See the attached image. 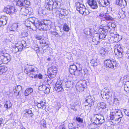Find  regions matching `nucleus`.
I'll return each mask as SVG.
<instances>
[{"label":"nucleus","mask_w":129,"mask_h":129,"mask_svg":"<svg viewBox=\"0 0 129 129\" xmlns=\"http://www.w3.org/2000/svg\"><path fill=\"white\" fill-rule=\"evenodd\" d=\"M125 12L123 11L122 10H120L118 13V17H120L121 18L123 19L125 17Z\"/></svg>","instance_id":"nucleus-32"},{"label":"nucleus","mask_w":129,"mask_h":129,"mask_svg":"<svg viewBox=\"0 0 129 129\" xmlns=\"http://www.w3.org/2000/svg\"><path fill=\"white\" fill-rule=\"evenodd\" d=\"M109 92H108L107 93H106L105 94V96H106V98L107 99H108L109 97Z\"/></svg>","instance_id":"nucleus-59"},{"label":"nucleus","mask_w":129,"mask_h":129,"mask_svg":"<svg viewBox=\"0 0 129 129\" xmlns=\"http://www.w3.org/2000/svg\"><path fill=\"white\" fill-rule=\"evenodd\" d=\"M49 68L51 69L52 71H53V72L54 73H56L57 69V68L55 66H53Z\"/></svg>","instance_id":"nucleus-47"},{"label":"nucleus","mask_w":129,"mask_h":129,"mask_svg":"<svg viewBox=\"0 0 129 129\" xmlns=\"http://www.w3.org/2000/svg\"><path fill=\"white\" fill-rule=\"evenodd\" d=\"M31 8H26L24 7L21 9V11L22 12H23L24 13H22V14L24 15V16H26L27 13H28V10H31Z\"/></svg>","instance_id":"nucleus-28"},{"label":"nucleus","mask_w":129,"mask_h":129,"mask_svg":"<svg viewBox=\"0 0 129 129\" xmlns=\"http://www.w3.org/2000/svg\"><path fill=\"white\" fill-rule=\"evenodd\" d=\"M38 78L40 79H41L42 78V76L41 74H39L38 75Z\"/></svg>","instance_id":"nucleus-64"},{"label":"nucleus","mask_w":129,"mask_h":129,"mask_svg":"<svg viewBox=\"0 0 129 129\" xmlns=\"http://www.w3.org/2000/svg\"><path fill=\"white\" fill-rule=\"evenodd\" d=\"M39 48L38 47H37L36 48H34V50L35 51H36L37 52H38L39 51Z\"/></svg>","instance_id":"nucleus-63"},{"label":"nucleus","mask_w":129,"mask_h":129,"mask_svg":"<svg viewBox=\"0 0 129 129\" xmlns=\"http://www.w3.org/2000/svg\"><path fill=\"white\" fill-rule=\"evenodd\" d=\"M76 120L78 122H80L81 123H82L83 122V119H82L80 118V117H77L76 118Z\"/></svg>","instance_id":"nucleus-49"},{"label":"nucleus","mask_w":129,"mask_h":129,"mask_svg":"<svg viewBox=\"0 0 129 129\" xmlns=\"http://www.w3.org/2000/svg\"><path fill=\"white\" fill-rule=\"evenodd\" d=\"M98 124V123L94 122L90 124L88 126V127L89 129H95L97 128Z\"/></svg>","instance_id":"nucleus-29"},{"label":"nucleus","mask_w":129,"mask_h":129,"mask_svg":"<svg viewBox=\"0 0 129 129\" xmlns=\"http://www.w3.org/2000/svg\"><path fill=\"white\" fill-rule=\"evenodd\" d=\"M24 112H25L24 113V116L27 118L32 117L34 115L32 111L30 110L25 109L24 111Z\"/></svg>","instance_id":"nucleus-17"},{"label":"nucleus","mask_w":129,"mask_h":129,"mask_svg":"<svg viewBox=\"0 0 129 129\" xmlns=\"http://www.w3.org/2000/svg\"><path fill=\"white\" fill-rule=\"evenodd\" d=\"M40 44H42V49L45 50L46 49V48H44V47H47L48 45H47L48 44L47 43L46 41H45V40L44 39H43L42 40H41V41H40Z\"/></svg>","instance_id":"nucleus-25"},{"label":"nucleus","mask_w":129,"mask_h":129,"mask_svg":"<svg viewBox=\"0 0 129 129\" xmlns=\"http://www.w3.org/2000/svg\"><path fill=\"white\" fill-rule=\"evenodd\" d=\"M106 66L109 68L114 69L118 66V63L115 60L108 59L105 61Z\"/></svg>","instance_id":"nucleus-8"},{"label":"nucleus","mask_w":129,"mask_h":129,"mask_svg":"<svg viewBox=\"0 0 129 129\" xmlns=\"http://www.w3.org/2000/svg\"><path fill=\"white\" fill-rule=\"evenodd\" d=\"M35 38L38 40H41L42 39V37L41 36H39L37 35L35 36Z\"/></svg>","instance_id":"nucleus-56"},{"label":"nucleus","mask_w":129,"mask_h":129,"mask_svg":"<svg viewBox=\"0 0 129 129\" xmlns=\"http://www.w3.org/2000/svg\"><path fill=\"white\" fill-rule=\"evenodd\" d=\"M51 24V22L50 21L44 20L43 22H42L40 23V28L39 29H41V28L43 30H47V27L50 26Z\"/></svg>","instance_id":"nucleus-9"},{"label":"nucleus","mask_w":129,"mask_h":129,"mask_svg":"<svg viewBox=\"0 0 129 129\" xmlns=\"http://www.w3.org/2000/svg\"><path fill=\"white\" fill-rule=\"evenodd\" d=\"M72 84L71 82H65L62 80H58L55 84V89L57 92L63 90L66 88H69L72 87Z\"/></svg>","instance_id":"nucleus-1"},{"label":"nucleus","mask_w":129,"mask_h":129,"mask_svg":"<svg viewBox=\"0 0 129 129\" xmlns=\"http://www.w3.org/2000/svg\"><path fill=\"white\" fill-rule=\"evenodd\" d=\"M46 88V86L44 85H40L39 87V89L41 91H44Z\"/></svg>","instance_id":"nucleus-40"},{"label":"nucleus","mask_w":129,"mask_h":129,"mask_svg":"<svg viewBox=\"0 0 129 129\" xmlns=\"http://www.w3.org/2000/svg\"><path fill=\"white\" fill-rule=\"evenodd\" d=\"M22 35V37H26L27 36V33H21Z\"/></svg>","instance_id":"nucleus-57"},{"label":"nucleus","mask_w":129,"mask_h":129,"mask_svg":"<svg viewBox=\"0 0 129 129\" xmlns=\"http://www.w3.org/2000/svg\"><path fill=\"white\" fill-rule=\"evenodd\" d=\"M21 89V86L20 85H16L15 86V87L13 90V91L14 92V93L15 95H19V92Z\"/></svg>","instance_id":"nucleus-21"},{"label":"nucleus","mask_w":129,"mask_h":129,"mask_svg":"<svg viewBox=\"0 0 129 129\" xmlns=\"http://www.w3.org/2000/svg\"><path fill=\"white\" fill-rule=\"evenodd\" d=\"M40 102L41 104V105L42 107L43 106H44L45 104H46V103L45 102H44L42 101H40Z\"/></svg>","instance_id":"nucleus-58"},{"label":"nucleus","mask_w":129,"mask_h":129,"mask_svg":"<svg viewBox=\"0 0 129 129\" xmlns=\"http://www.w3.org/2000/svg\"><path fill=\"white\" fill-rule=\"evenodd\" d=\"M79 87H76V88L77 90L79 92H82L84 91V88L85 87H81V88H79Z\"/></svg>","instance_id":"nucleus-44"},{"label":"nucleus","mask_w":129,"mask_h":129,"mask_svg":"<svg viewBox=\"0 0 129 129\" xmlns=\"http://www.w3.org/2000/svg\"><path fill=\"white\" fill-rule=\"evenodd\" d=\"M116 4L122 8H125L127 5L125 0H116Z\"/></svg>","instance_id":"nucleus-14"},{"label":"nucleus","mask_w":129,"mask_h":129,"mask_svg":"<svg viewBox=\"0 0 129 129\" xmlns=\"http://www.w3.org/2000/svg\"><path fill=\"white\" fill-rule=\"evenodd\" d=\"M23 47L21 44H20V45L18 46V47L19 50V51H21L22 50V49L23 48Z\"/></svg>","instance_id":"nucleus-55"},{"label":"nucleus","mask_w":129,"mask_h":129,"mask_svg":"<svg viewBox=\"0 0 129 129\" xmlns=\"http://www.w3.org/2000/svg\"><path fill=\"white\" fill-rule=\"evenodd\" d=\"M78 125L76 123H69L68 127L69 129H78Z\"/></svg>","instance_id":"nucleus-22"},{"label":"nucleus","mask_w":129,"mask_h":129,"mask_svg":"<svg viewBox=\"0 0 129 129\" xmlns=\"http://www.w3.org/2000/svg\"><path fill=\"white\" fill-rule=\"evenodd\" d=\"M44 92L46 94H48L50 91V89L49 88L46 86V88L44 90Z\"/></svg>","instance_id":"nucleus-48"},{"label":"nucleus","mask_w":129,"mask_h":129,"mask_svg":"<svg viewBox=\"0 0 129 129\" xmlns=\"http://www.w3.org/2000/svg\"><path fill=\"white\" fill-rule=\"evenodd\" d=\"M38 69L33 66H28L25 67L24 72L26 74L29 75V76L32 78H36L37 76Z\"/></svg>","instance_id":"nucleus-3"},{"label":"nucleus","mask_w":129,"mask_h":129,"mask_svg":"<svg viewBox=\"0 0 129 129\" xmlns=\"http://www.w3.org/2000/svg\"><path fill=\"white\" fill-rule=\"evenodd\" d=\"M119 103V101L117 98H114V99L113 103L116 105L118 104Z\"/></svg>","instance_id":"nucleus-50"},{"label":"nucleus","mask_w":129,"mask_h":129,"mask_svg":"<svg viewBox=\"0 0 129 129\" xmlns=\"http://www.w3.org/2000/svg\"><path fill=\"white\" fill-rule=\"evenodd\" d=\"M33 88H31L26 89L25 91L24 94L25 96H27L29 94H31L33 92Z\"/></svg>","instance_id":"nucleus-31"},{"label":"nucleus","mask_w":129,"mask_h":129,"mask_svg":"<svg viewBox=\"0 0 129 129\" xmlns=\"http://www.w3.org/2000/svg\"><path fill=\"white\" fill-rule=\"evenodd\" d=\"M100 33L99 35V39H104L106 36L105 33Z\"/></svg>","instance_id":"nucleus-39"},{"label":"nucleus","mask_w":129,"mask_h":129,"mask_svg":"<svg viewBox=\"0 0 129 129\" xmlns=\"http://www.w3.org/2000/svg\"><path fill=\"white\" fill-rule=\"evenodd\" d=\"M108 24H107L108 27L110 28V26H111L112 28H114L116 26V24L114 23H112L110 22H107Z\"/></svg>","instance_id":"nucleus-38"},{"label":"nucleus","mask_w":129,"mask_h":129,"mask_svg":"<svg viewBox=\"0 0 129 129\" xmlns=\"http://www.w3.org/2000/svg\"><path fill=\"white\" fill-rule=\"evenodd\" d=\"M55 14L56 17L61 19L67 15L68 12L67 10L64 9H59L56 11Z\"/></svg>","instance_id":"nucleus-7"},{"label":"nucleus","mask_w":129,"mask_h":129,"mask_svg":"<svg viewBox=\"0 0 129 129\" xmlns=\"http://www.w3.org/2000/svg\"><path fill=\"white\" fill-rule=\"evenodd\" d=\"M2 78L4 80H10L11 79L10 75L9 74L4 75L2 76Z\"/></svg>","instance_id":"nucleus-35"},{"label":"nucleus","mask_w":129,"mask_h":129,"mask_svg":"<svg viewBox=\"0 0 129 129\" xmlns=\"http://www.w3.org/2000/svg\"><path fill=\"white\" fill-rule=\"evenodd\" d=\"M18 27V25L17 23H14L11 27L9 28L10 31H16L17 30V29Z\"/></svg>","instance_id":"nucleus-33"},{"label":"nucleus","mask_w":129,"mask_h":129,"mask_svg":"<svg viewBox=\"0 0 129 129\" xmlns=\"http://www.w3.org/2000/svg\"><path fill=\"white\" fill-rule=\"evenodd\" d=\"M95 120L96 121L97 120L98 121V124H102L105 121L104 116L100 115H97L96 117Z\"/></svg>","instance_id":"nucleus-18"},{"label":"nucleus","mask_w":129,"mask_h":129,"mask_svg":"<svg viewBox=\"0 0 129 129\" xmlns=\"http://www.w3.org/2000/svg\"><path fill=\"white\" fill-rule=\"evenodd\" d=\"M4 107L6 108H9L11 107L12 106V105L11 102L9 101H7L5 104L4 105Z\"/></svg>","instance_id":"nucleus-36"},{"label":"nucleus","mask_w":129,"mask_h":129,"mask_svg":"<svg viewBox=\"0 0 129 129\" xmlns=\"http://www.w3.org/2000/svg\"><path fill=\"white\" fill-rule=\"evenodd\" d=\"M123 50L120 45H116L115 46L114 53L117 58H120L122 57Z\"/></svg>","instance_id":"nucleus-6"},{"label":"nucleus","mask_w":129,"mask_h":129,"mask_svg":"<svg viewBox=\"0 0 129 129\" xmlns=\"http://www.w3.org/2000/svg\"><path fill=\"white\" fill-rule=\"evenodd\" d=\"M63 29L66 31H68L69 30V28L66 24H65L64 25Z\"/></svg>","instance_id":"nucleus-43"},{"label":"nucleus","mask_w":129,"mask_h":129,"mask_svg":"<svg viewBox=\"0 0 129 129\" xmlns=\"http://www.w3.org/2000/svg\"><path fill=\"white\" fill-rule=\"evenodd\" d=\"M7 17L5 16L2 15L0 17V27L1 25H4L7 24Z\"/></svg>","instance_id":"nucleus-15"},{"label":"nucleus","mask_w":129,"mask_h":129,"mask_svg":"<svg viewBox=\"0 0 129 129\" xmlns=\"http://www.w3.org/2000/svg\"><path fill=\"white\" fill-rule=\"evenodd\" d=\"M33 21V25H34L36 28H38L39 29L40 28V23L38 19L35 18H32Z\"/></svg>","instance_id":"nucleus-19"},{"label":"nucleus","mask_w":129,"mask_h":129,"mask_svg":"<svg viewBox=\"0 0 129 129\" xmlns=\"http://www.w3.org/2000/svg\"><path fill=\"white\" fill-rule=\"evenodd\" d=\"M4 120L3 118H0V125L3 123Z\"/></svg>","instance_id":"nucleus-61"},{"label":"nucleus","mask_w":129,"mask_h":129,"mask_svg":"<svg viewBox=\"0 0 129 129\" xmlns=\"http://www.w3.org/2000/svg\"><path fill=\"white\" fill-rule=\"evenodd\" d=\"M127 81L124 85V90L127 93H129V81L127 79Z\"/></svg>","instance_id":"nucleus-26"},{"label":"nucleus","mask_w":129,"mask_h":129,"mask_svg":"<svg viewBox=\"0 0 129 129\" xmlns=\"http://www.w3.org/2000/svg\"><path fill=\"white\" fill-rule=\"evenodd\" d=\"M87 3L90 8L93 9H96L98 7L96 1L95 0H87Z\"/></svg>","instance_id":"nucleus-13"},{"label":"nucleus","mask_w":129,"mask_h":129,"mask_svg":"<svg viewBox=\"0 0 129 129\" xmlns=\"http://www.w3.org/2000/svg\"><path fill=\"white\" fill-rule=\"evenodd\" d=\"M37 106L39 108H41V107L42 106L41 105V104L40 102L38 103V104H37Z\"/></svg>","instance_id":"nucleus-62"},{"label":"nucleus","mask_w":129,"mask_h":129,"mask_svg":"<svg viewBox=\"0 0 129 129\" xmlns=\"http://www.w3.org/2000/svg\"><path fill=\"white\" fill-rule=\"evenodd\" d=\"M78 71L80 72L82 71V70H78L76 66L74 63L72 65H71L70 66V68L69 69V71L71 74L75 75L76 71Z\"/></svg>","instance_id":"nucleus-12"},{"label":"nucleus","mask_w":129,"mask_h":129,"mask_svg":"<svg viewBox=\"0 0 129 129\" xmlns=\"http://www.w3.org/2000/svg\"><path fill=\"white\" fill-rule=\"evenodd\" d=\"M13 50L14 51H15L14 52H15L19 51L17 46L16 45L15 47L13 48Z\"/></svg>","instance_id":"nucleus-51"},{"label":"nucleus","mask_w":129,"mask_h":129,"mask_svg":"<svg viewBox=\"0 0 129 129\" xmlns=\"http://www.w3.org/2000/svg\"><path fill=\"white\" fill-rule=\"evenodd\" d=\"M95 101V99L93 97H92L90 95L87 96L86 98L85 102L89 104L85 105L86 108L89 110H90L91 108V106L94 105Z\"/></svg>","instance_id":"nucleus-5"},{"label":"nucleus","mask_w":129,"mask_h":129,"mask_svg":"<svg viewBox=\"0 0 129 129\" xmlns=\"http://www.w3.org/2000/svg\"><path fill=\"white\" fill-rule=\"evenodd\" d=\"M99 61L96 59H92L91 60L90 63L91 66H97L99 63Z\"/></svg>","instance_id":"nucleus-27"},{"label":"nucleus","mask_w":129,"mask_h":129,"mask_svg":"<svg viewBox=\"0 0 129 129\" xmlns=\"http://www.w3.org/2000/svg\"><path fill=\"white\" fill-rule=\"evenodd\" d=\"M32 18H30L28 20H27L25 21V24L27 27H28L30 29H31V24L33 25V21Z\"/></svg>","instance_id":"nucleus-23"},{"label":"nucleus","mask_w":129,"mask_h":129,"mask_svg":"<svg viewBox=\"0 0 129 129\" xmlns=\"http://www.w3.org/2000/svg\"><path fill=\"white\" fill-rule=\"evenodd\" d=\"M21 45H22L24 47H26V42L25 41H22L21 42Z\"/></svg>","instance_id":"nucleus-53"},{"label":"nucleus","mask_w":129,"mask_h":129,"mask_svg":"<svg viewBox=\"0 0 129 129\" xmlns=\"http://www.w3.org/2000/svg\"><path fill=\"white\" fill-rule=\"evenodd\" d=\"M105 19L107 21L112 20L113 19L109 15H106L104 17Z\"/></svg>","instance_id":"nucleus-42"},{"label":"nucleus","mask_w":129,"mask_h":129,"mask_svg":"<svg viewBox=\"0 0 129 129\" xmlns=\"http://www.w3.org/2000/svg\"><path fill=\"white\" fill-rule=\"evenodd\" d=\"M3 53H1V54H0V64H1L3 63Z\"/></svg>","instance_id":"nucleus-45"},{"label":"nucleus","mask_w":129,"mask_h":129,"mask_svg":"<svg viewBox=\"0 0 129 129\" xmlns=\"http://www.w3.org/2000/svg\"><path fill=\"white\" fill-rule=\"evenodd\" d=\"M82 71L84 75L86 74L87 75L88 74V71L86 69H84L82 70Z\"/></svg>","instance_id":"nucleus-54"},{"label":"nucleus","mask_w":129,"mask_h":129,"mask_svg":"<svg viewBox=\"0 0 129 129\" xmlns=\"http://www.w3.org/2000/svg\"><path fill=\"white\" fill-rule=\"evenodd\" d=\"M95 38H93L92 39V41L93 42H94V43L95 45H97L99 43V42L98 41H96V40H95V41L94 39Z\"/></svg>","instance_id":"nucleus-60"},{"label":"nucleus","mask_w":129,"mask_h":129,"mask_svg":"<svg viewBox=\"0 0 129 129\" xmlns=\"http://www.w3.org/2000/svg\"><path fill=\"white\" fill-rule=\"evenodd\" d=\"M109 47H105L100 51V54L102 55H105L106 53H107L109 50Z\"/></svg>","instance_id":"nucleus-30"},{"label":"nucleus","mask_w":129,"mask_h":129,"mask_svg":"<svg viewBox=\"0 0 129 129\" xmlns=\"http://www.w3.org/2000/svg\"><path fill=\"white\" fill-rule=\"evenodd\" d=\"M110 115L111 120H114L118 122L121 121L123 116L121 111L118 109L113 110Z\"/></svg>","instance_id":"nucleus-2"},{"label":"nucleus","mask_w":129,"mask_h":129,"mask_svg":"<svg viewBox=\"0 0 129 129\" xmlns=\"http://www.w3.org/2000/svg\"><path fill=\"white\" fill-rule=\"evenodd\" d=\"M3 61L4 64L8 63L11 60V56L9 55H6L3 54Z\"/></svg>","instance_id":"nucleus-20"},{"label":"nucleus","mask_w":129,"mask_h":129,"mask_svg":"<svg viewBox=\"0 0 129 129\" xmlns=\"http://www.w3.org/2000/svg\"><path fill=\"white\" fill-rule=\"evenodd\" d=\"M24 0H18L17 2L16 5L19 6H23L25 5Z\"/></svg>","instance_id":"nucleus-34"},{"label":"nucleus","mask_w":129,"mask_h":129,"mask_svg":"<svg viewBox=\"0 0 129 129\" xmlns=\"http://www.w3.org/2000/svg\"><path fill=\"white\" fill-rule=\"evenodd\" d=\"M100 6L105 7L109 5V2L108 0H98Z\"/></svg>","instance_id":"nucleus-16"},{"label":"nucleus","mask_w":129,"mask_h":129,"mask_svg":"<svg viewBox=\"0 0 129 129\" xmlns=\"http://www.w3.org/2000/svg\"><path fill=\"white\" fill-rule=\"evenodd\" d=\"M89 12L88 10L86 8L85 9L83 13H82V14L84 15H87L89 14Z\"/></svg>","instance_id":"nucleus-46"},{"label":"nucleus","mask_w":129,"mask_h":129,"mask_svg":"<svg viewBox=\"0 0 129 129\" xmlns=\"http://www.w3.org/2000/svg\"><path fill=\"white\" fill-rule=\"evenodd\" d=\"M124 111L125 114L129 116V109L124 110Z\"/></svg>","instance_id":"nucleus-52"},{"label":"nucleus","mask_w":129,"mask_h":129,"mask_svg":"<svg viewBox=\"0 0 129 129\" xmlns=\"http://www.w3.org/2000/svg\"><path fill=\"white\" fill-rule=\"evenodd\" d=\"M60 3L57 0H49L48 3L47 9L52 10L53 9L59 8L60 6Z\"/></svg>","instance_id":"nucleus-4"},{"label":"nucleus","mask_w":129,"mask_h":129,"mask_svg":"<svg viewBox=\"0 0 129 129\" xmlns=\"http://www.w3.org/2000/svg\"><path fill=\"white\" fill-rule=\"evenodd\" d=\"M76 5L77 10L81 14L83 13L84 11L86 8L84 5L77 2L76 3Z\"/></svg>","instance_id":"nucleus-11"},{"label":"nucleus","mask_w":129,"mask_h":129,"mask_svg":"<svg viewBox=\"0 0 129 129\" xmlns=\"http://www.w3.org/2000/svg\"><path fill=\"white\" fill-rule=\"evenodd\" d=\"M4 12L10 14L16 12V10L15 9L14 7L12 6H8L7 7H5L4 10Z\"/></svg>","instance_id":"nucleus-10"},{"label":"nucleus","mask_w":129,"mask_h":129,"mask_svg":"<svg viewBox=\"0 0 129 129\" xmlns=\"http://www.w3.org/2000/svg\"><path fill=\"white\" fill-rule=\"evenodd\" d=\"M47 73L48 74L50 75H54L56 73L53 72V71H52L51 69L49 68L48 69Z\"/></svg>","instance_id":"nucleus-41"},{"label":"nucleus","mask_w":129,"mask_h":129,"mask_svg":"<svg viewBox=\"0 0 129 129\" xmlns=\"http://www.w3.org/2000/svg\"><path fill=\"white\" fill-rule=\"evenodd\" d=\"M86 84L85 80L81 81L78 82L77 84L76 87H79V88L83 87H86Z\"/></svg>","instance_id":"nucleus-24"},{"label":"nucleus","mask_w":129,"mask_h":129,"mask_svg":"<svg viewBox=\"0 0 129 129\" xmlns=\"http://www.w3.org/2000/svg\"><path fill=\"white\" fill-rule=\"evenodd\" d=\"M98 106L102 109L106 108V104L104 102L100 103L98 104Z\"/></svg>","instance_id":"nucleus-37"}]
</instances>
